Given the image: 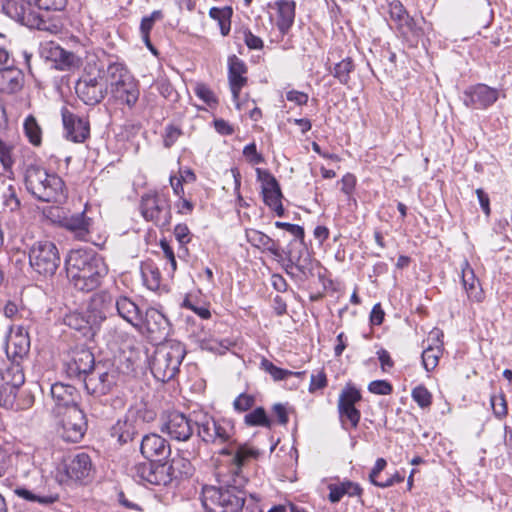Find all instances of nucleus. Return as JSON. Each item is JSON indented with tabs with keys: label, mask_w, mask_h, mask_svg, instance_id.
<instances>
[{
	"label": "nucleus",
	"mask_w": 512,
	"mask_h": 512,
	"mask_svg": "<svg viewBox=\"0 0 512 512\" xmlns=\"http://www.w3.org/2000/svg\"><path fill=\"white\" fill-rule=\"evenodd\" d=\"M195 427L194 410L189 415L175 409L164 410L159 418L160 431L176 442L193 441Z\"/></svg>",
	"instance_id": "9d476101"
},
{
	"label": "nucleus",
	"mask_w": 512,
	"mask_h": 512,
	"mask_svg": "<svg viewBox=\"0 0 512 512\" xmlns=\"http://www.w3.org/2000/svg\"><path fill=\"white\" fill-rule=\"evenodd\" d=\"M24 182L27 191L39 201L61 203L66 198L62 178L55 173H48L37 164L26 167Z\"/></svg>",
	"instance_id": "20e7f679"
},
{
	"label": "nucleus",
	"mask_w": 512,
	"mask_h": 512,
	"mask_svg": "<svg viewBox=\"0 0 512 512\" xmlns=\"http://www.w3.org/2000/svg\"><path fill=\"white\" fill-rule=\"evenodd\" d=\"M150 337L155 340H165L172 332V324L160 310L149 307L143 314V325Z\"/></svg>",
	"instance_id": "412c9836"
},
{
	"label": "nucleus",
	"mask_w": 512,
	"mask_h": 512,
	"mask_svg": "<svg viewBox=\"0 0 512 512\" xmlns=\"http://www.w3.org/2000/svg\"><path fill=\"white\" fill-rule=\"evenodd\" d=\"M112 297L107 292L95 293L83 312H74L65 318V323L87 339L95 336L103 321L106 320Z\"/></svg>",
	"instance_id": "39448f33"
},
{
	"label": "nucleus",
	"mask_w": 512,
	"mask_h": 512,
	"mask_svg": "<svg viewBox=\"0 0 512 512\" xmlns=\"http://www.w3.org/2000/svg\"><path fill=\"white\" fill-rule=\"evenodd\" d=\"M274 225L276 228L283 229L290 233L293 236V239H305L304 228L300 225L282 221H276Z\"/></svg>",
	"instance_id": "0e129e2a"
},
{
	"label": "nucleus",
	"mask_w": 512,
	"mask_h": 512,
	"mask_svg": "<svg viewBox=\"0 0 512 512\" xmlns=\"http://www.w3.org/2000/svg\"><path fill=\"white\" fill-rule=\"evenodd\" d=\"M179 459H173L170 465H174V474L177 478L190 477L193 474L191 460L200 456V441H192L187 447L178 449Z\"/></svg>",
	"instance_id": "bb28decb"
},
{
	"label": "nucleus",
	"mask_w": 512,
	"mask_h": 512,
	"mask_svg": "<svg viewBox=\"0 0 512 512\" xmlns=\"http://www.w3.org/2000/svg\"><path fill=\"white\" fill-rule=\"evenodd\" d=\"M105 85L108 88L114 83H121L126 80V77H132L124 64L119 62L109 63L105 71Z\"/></svg>",
	"instance_id": "37998d69"
},
{
	"label": "nucleus",
	"mask_w": 512,
	"mask_h": 512,
	"mask_svg": "<svg viewBox=\"0 0 512 512\" xmlns=\"http://www.w3.org/2000/svg\"><path fill=\"white\" fill-rule=\"evenodd\" d=\"M134 415L135 413L127 411L110 428V436L120 446L132 442L142 431Z\"/></svg>",
	"instance_id": "5701e85b"
},
{
	"label": "nucleus",
	"mask_w": 512,
	"mask_h": 512,
	"mask_svg": "<svg viewBox=\"0 0 512 512\" xmlns=\"http://www.w3.org/2000/svg\"><path fill=\"white\" fill-rule=\"evenodd\" d=\"M260 367L265 372L269 373L274 381H282L289 375H292V371L277 367L267 358H262Z\"/></svg>",
	"instance_id": "de8ad7c7"
},
{
	"label": "nucleus",
	"mask_w": 512,
	"mask_h": 512,
	"mask_svg": "<svg viewBox=\"0 0 512 512\" xmlns=\"http://www.w3.org/2000/svg\"><path fill=\"white\" fill-rule=\"evenodd\" d=\"M247 66L243 60L236 55L228 58V80L234 100H237L241 89L247 84Z\"/></svg>",
	"instance_id": "c756f323"
},
{
	"label": "nucleus",
	"mask_w": 512,
	"mask_h": 512,
	"mask_svg": "<svg viewBox=\"0 0 512 512\" xmlns=\"http://www.w3.org/2000/svg\"><path fill=\"white\" fill-rule=\"evenodd\" d=\"M219 455L228 457V472L218 474V485H204L201 491V503L206 512H242L248 482L242 468L252 459H257L259 451L251 446L237 449L223 448Z\"/></svg>",
	"instance_id": "f257e3e1"
},
{
	"label": "nucleus",
	"mask_w": 512,
	"mask_h": 512,
	"mask_svg": "<svg viewBox=\"0 0 512 512\" xmlns=\"http://www.w3.org/2000/svg\"><path fill=\"white\" fill-rule=\"evenodd\" d=\"M186 354V346L178 340H166L158 345L150 362L154 378L163 383L174 379Z\"/></svg>",
	"instance_id": "0eeeda50"
},
{
	"label": "nucleus",
	"mask_w": 512,
	"mask_h": 512,
	"mask_svg": "<svg viewBox=\"0 0 512 512\" xmlns=\"http://www.w3.org/2000/svg\"><path fill=\"white\" fill-rule=\"evenodd\" d=\"M50 394L55 403L54 410L58 415L74 406H79L80 394L73 385L56 382L51 385Z\"/></svg>",
	"instance_id": "b1692460"
},
{
	"label": "nucleus",
	"mask_w": 512,
	"mask_h": 512,
	"mask_svg": "<svg viewBox=\"0 0 512 512\" xmlns=\"http://www.w3.org/2000/svg\"><path fill=\"white\" fill-rule=\"evenodd\" d=\"M156 88L165 99L175 100L177 92L168 79L161 78L156 81Z\"/></svg>",
	"instance_id": "680f3d73"
},
{
	"label": "nucleus",
	"mask_w": 512,
	"mask_h": 512,
	"mask_svg": "<svg viewBox=\"0 0 512 512\" xmlns=\"http://www.w3.org/2000/svg\"><path fill=\"white\" fill-rule=\"evenodd\" d=\"M3 207L4 211L16 213L20 215L21 202L17 196L16 188L13 185H9L3 192Z\"/></svg>",
	"instance_id": "a18cd8bd"
},
{
	"label": "nucleus",
	"mask_w": 512,
	"mask_h": 512,
	"mask_svg": "<svg viewBox=\"0 0 512 512\" xmlns=\"http://www.w3.org/2000/svg\"><path fill=\"white\" fill-rule=\"evenodd\" d=\"M498 98V89L478 83L470 85L464 90L462 101L467 108L485 110L491 107Z\"/></svg>",
	"instance_id": "6ab92c4d"
},
{
	"label": "nucleus",
	"mask_w": 512,
	"mask_h": 512,
	"mask_svg": "<svg viewBox=\"0 0 512 512\" xmlns=\"http://www.w3.org/2000/svg\"><path fill=\"white\" fill-rule=\"evenodd\" d=\"M247 242L250 243L253 247L260 249L262 251H267L271 255L276 257H280V245L279 242L272 239L267 234L256 230V229H247L246 232Z\"/></svg>",
	"instance_id": "f704fd0d"
},
{
	"label": "nucleus",
	"mask_w": 512,
	"mask_h": 512,
	"mask_svg": "<svg viewBox=\"0 0 512 512\" xmlns=\"http://www.w3.org/2000/svg\"><path fill=\"white\" fill-rule=\"evenodd\" d=\"M75 92L78 98L86 105L99 104L108 93V86L105 85L103 77H92L83 75L75 84Z\"/></svg>",
	"instance_id": "a211bd4d"
},
{
	"label": "nucleus",
	"mask_w": 512,
	"mask_h": 512,
	"mask_svg": "<svg viewBox=\"0 0 512 512\" xmlns=\"http://www.w3.org/2000/svg\"><path fill=\"white\" fill-rule=\"evenodd\" d=\"M255 401L256 399L253 395L241 393L235 398L233 402L234 410L239 413L248 412L255 405Z\"/></svg>",
	"instance_id": "5fc2aeb1"
},
{
	"label": "nucleus",
	"mask_w": 512,
	"mask_h": 512,
	"mask_svg": "<svg viewBox=\"0 0 512 512\" xmlns=\"http://www.w3.org/2000/svg\"><path fill=\"white\" fill-rule=\"evenodd\" d=\"M61 223L62 226L71 231L77 239L82 241L89 240L93 220L86 216L85 210L71 216L64 217Z\"/></svg>",
	"instance_id": "2f4dec72"
},
{
	"label": "nucleus",
	"mask_w": 512,
	"mask_h": 512,
	"mask_svg": "<svg viewBox=\"0 0 512 512\" xmlns=\"http://www.w3.org/2000/svg\"><path fill=\"white\" fill-rule=\"evenodd\" d=\"M244 424L249 427H264L271 429L273 426V420L269 417L266 410L259 406L245 414Z\"/></svg>",
	"instance_id": "79ce46f5"
},
{
	"label": "nucleus",
	"mask_w": 512,
	"mask_h": 512,
	"mask_svg": "<svg viewBox=\"0 0 512 512\" xmlns=\"http://www.w3.org/2000/svg\"><path fill=\"white\" fill-rule=\"evenodd\" d=\"M65 264L70 283L84 293L96 290L108 273L102 257L92 251H72Z\"/></svg>",
	"instance_id": "f03ea898"
},
{
	"label": "nucleus",
	"mask_w": 512,
	"mask_h": 512,
	"mask_svg": "<svg viewBox=\"0 0 512 512\" xmlns=\"http://www.w3.org/2000/svg\"><path fill=\"white\" fill-rule=\"evenodd\" d=\"M92 471V461L87 453L69 455L59 467L60 482L87 484L92 480Z\"/></svg>",
	"instance_id": "ddd939ff"
},
{
	"label": "nucleus",
	"mask_w": 512,
	"mask_h": 512,
	"mask_svg": "<svg viewBox=\"0 0 512 512\" xmlns=\"http://www.w3.org/2000/svg\"><path fill=\"white\" fill-rule=\"evenodd\" d=\"M361 399L360 391L351 384H347L339 395L338 412L342 428L346 431L356 428L360 422L361 412L355 405Z\"/></svg>",
	"instance_id": "2eb2a0df"
},
{
	"label": "nucleus",
	"mask_w": 512,
	"mask_h": 512,
	"mask_svg": "<svg viewBox=\"0 0 512 512\" xmlns=\"http://www.w3.org/2000/svg\"><path fill=\"white\" fill-rule=\"evenodd\" d=\"M328 384L327 376L324 370L319 371L317 374H312L309 385V392L314 393L317 390L324 389Z\"/></svg>",
	"instance_id": "338daca9"
},
{
	"label": "nucleus",
	"mask_w": 512,
	"mask_h": 512,
	"mask_svg": "<svg viewBox=\"0 0 512 512\" xmlns=\"http://www.w3.org/2000/svg\"><path fill=\"white\" fill-rule=\"evenodd\" d=\"M13 150L14 146L12 144L3 141L0 138V164L3 169V173H13L12 168L15 162L12 154Z\"/></svg>",
	"instance_id": "49530a36"
},
{
	"label": "nucleus",
	"mask_w": 512,
	"mask_h": 512,
	"mask_svg": "<svg viewBox=\"0 0 512 512\" xmlns=\"http://www.w3.org/2000/svg\"><path fill=\"white\" fill-rule=\"evenodd\" d=\"M246 46L251 50H261L264 47L263 40L254 35L249 28H243L239 31Z\"/></svg>",
	"instance_id": "13d9d810"
},
{
	"label": "nucleus",
	"mask_w": 512,
	"mask_h": 512,
	"mask_svg": "<svg viewBox=\"0 0 512 512\" xmlns=\"http://www.w3.org/2000/svg\"><path fill=\"white\" fill-rule=\"evenodd\" d=\"M140 452L149 461L161 463L171 455V446L168 440L156 433L143 436L140 442Z\"/></svg>",
	"instance_id": "aec40b11"
},
{
	"label": "nucleus",
	"mask_w": 512,
	"mask_h": 512,
	"mask_svg": "<svg viewBox=\"0 0 512 512\" xmlns=\"http://www.w3.org/2000/svg\"><path fill=\"white\" fill-rule=\"evenodd\" d=\"M60 415L62 418L58 432L63 440L72 443L82 440L88 428L84 411L79 406H74Z\"/></svg>",
	"instance_id": "dca6fc26"
},
{
	"label": "nucleus",
	"mask_w": 512,
	"mask_h": 512,
	"mask_svg": "<svg viewBox=\"0 0 512 512\" xmlns=\"http://www.w3.org/2000/svg\"><path fill=\"white\" fill-rule=\"evenodd\" d=\"M24 134L28 141L34 146L42 143V129L33 115H28L23 123Z\"/></svg>",
	"instance_id": "c03bdc74"
},
{
	"label": "nucleus",
	"mask_w": 512,
	"mask_h": 512,
	"mask_svg": "<svg viewBox=\"0 0 512 512\" xmlns=\"http://www.w3.org/2000/svg\"><path fill=\"white\" fill-rule=\"evenodd\" d=\"M97 364L90 349L76 347L71 351L70 359L64 363V372L67 378L81 383Z\"/></svg>",
	"instance_id": "f3484780"
},
{
	"label": "nucleus",
	"mask_w": 512,
	"mask_h": 512,
	"mask_svg": "<svg viewBox=\"0 0 512 512\" xmlns=\"http://www.w3.org/2000/svg\"><path fill=\"white\" fill-rule=\"evenodd\" d=\"M141 276L145 286L151 290L156 291L161 285V273L158 266L151 260L144 261L141 264Z\"/></svg>",
	"instance_id": "ea45409f"
},
{
	"label": "nucleus",
	"mask_w": 512,
	"mask_h": 512,
	"mask_svg": "<svg viewBox=\"0 0 512 512\" xmlns=\"http://www.w3.org/2000/svg\"><path fill=\"white\" fill-rule=\"evenodd\" d=\"M424 23L426 20L423 16L420 19L409 16L402 24L396 26V31L408 47L414 48L424 39L425 31L422 26Z\"/></svg>",
	"instance_id": "a878e982"
},
{
	"label": "nucleus",
	"mask_w": 512,
	"mask_h": 512,
	"mask_svg": "<svg viewBox=\"0 0 512 512\" xmlns=\"http://www.w3.org/2000/svg\"><path fill=\"white\" fill-rule=\"evenodd\" d=\"M182 135V131L180 128L169 124L165 127V132L163 135V144L166 148L172 147L178 138Z\"/></svg>",
	"instance_id": "69168bd1"
},
{
	"label": "nucleus",
	"mask_w": 512,
	"mask_h": 512,
	"mask_svg": "<svg viewBox=\"0 0 512 512\" xmlns=\"http://www.w3.org/2000/svg\"><path fill=\"white\" fill-rule=\"evenodd\" d=\"M13 62L12 60L11 65L0 69V91L6 94H15L24 85V74L14 67Z\"/></svg>",
	"instance_id": "473e14b6"
},
{
	"label": "nucleus",
	"mask_w": 512,
	"mask_h": 512,
	"mask_svg": "<svg viewBox=\"0 0 512 512\" xmlns=\"http://www.w3.org/2000/svg\"><path fill=\"white\" fill-rule=\"evenodd\" d=\"M280 257H276L287 275L305 281L313 276V260L305 239H292L285 247H280Z\"/></svg>",
	"instance_id": "6e6552de"
},
{
	"label": "nucleus",
	"mask_w": 512,
	"mask_h": 512,
	"mask_svg": "<svg viewBox=\"0 0 512 512\" xmlns=\"http://www.w3.org/2000/svg\"><path fill=\"white\" fill-rule=\"evenodd\" d=\"M422 365L427 372L434 370L439 362V354L432 347L426 348L421 355Z\"/></svg>",
	"instance_id": "bf43d9fd"
},
{
	"label": "nucleus",
	"mask_w": 512,
	"mask_h": 512,
	"mask_svg": "<svg viewBox=\"0 0 512 512\" xmlns=\"http://www.w3.org/2000/svg\"><path fill=\"white\" fill-rule=\"evenodd\" d=\"M119 373L113 366L99 362L82 380L87 394L101 397L109 394L116 386Z\"/></svg>",
	"instance_id": "4468645a"
},
{
	"label": "nucleus",
	"mask_w": 512,
	"mask_h": 512,
	"mask_svg": "<svg viewBox=\"0 0 512 512\" xmlns=\"http://www.w3.org/2000/svg\"><path fill=\"white\" fill-rule=\"evenodd\" d=\"M108 91L115 103L125 105L129 109L135 106L140 95L138 82L133 76L126 77L121 83L112 84Z\"/></svg>",
	"instance_id": "393cba45"
},
{
	"label": "nucleus",
	"mask_w": 512,
	"mask_h": 512,
	"mask_svg": "<svg viewBox=\"0 0 512 512\" xmlns=\"http://www.w3.org/2000/svg\"><path fill=\"white\" fill-rule=\"evenodd\" d=\"M368 390L376 395H389L393 392V386L387 380H374L369 383Z\"/></svg>",
	"instance_id": "e2e57ef3"
},
{
	"label": "nucleus",
	"mask_w": 512,
	"mask_h": 512,
	"mask_svg": "<svg viewBox=\"0 0 512 512\" xmlns=\"http://www.w3.org/2000/svg\"><path fill=\"white\" fill-rule=\"evenodd\" d=\"M14 493L28 502L38 503L40 505L48 506L54 504L59 500L57 491L50 487V484L45 480L44 486H38L33 490L26 487H17Z\"/></svg>",
	"instance_id": "cd10ccee"
},
{
	"label": "nucleus",
	"mask_w": 512,
	"mask_h": 512,
	"mask_svg": "<svg viewBox=\"0 0 512 512\" xmlns=\"http://www.w3.org/2000/svg\"><path fill=\"white\" fill-rule=\"evenodd\" d=\"M56 67L60 70H67L74 65V54L62 48H57L53 53Z\"/></svg>",
	"instance_id": "864d4df0"
},
{
	"label": "nucleus",
	"mask_w": 512,
	"mask_h": 512,
	"mask_svg": "<svg viewBox=\"0 0 512 512\" xmlns=\"http://www.w3.org/2000/svg\"><path fill=\"white\" fill-rule=\"evenodd\" d=\"M62 121L65 137L75 143H83L90 136V123L87 118L80 117L68 109H62Z\"/></svg>",
	"instance_id": "4be33fe9"
},
{
	"label": "nucleus",
	"mask_w": 512,
	"mask_h": 512,
	"mask_svg": "<svg viewBox=\"0 0 512 512\" xmlns=\"http://www.w3.org/2000/svg\"><path fill=\"white\" fill-rule=\"evenodd\" d=\"M193 90L195 95L209 107H214L218 104V99L214 92L205 83H196Z\"/></svg>",
	"instance_id": "09e8293b"
},
{
	"label": "nucleus",
	"mask_w": 512,
	"mask_h": 512,
	"mask_svg": "<svg viewBox=\"0 0 512 512\" xmlns=\"http://www.w3.org/2000/svg\"><path fill=\"white\" fill-rule=\"evenodd\" d=\"M21 2L6 0L3 3L4 12L22 25L37 30H48L49 28L47 21L34 8L60 11L66 5V0H21Z\"/></svg>",
	"instance_id": "423d86ee"
},
{
	"label": "nucleus",
	"mask_w": 512,
	"mask_h": 512,
	"mask_svg": "<svg viewBox=\"0 0 512 512\" xmlns=\"http://www.w3.org/2000/svg\"><path fill=\"white\" fill-rule=\"evenodd\" d=\"M132 477L139 484L158 486H167L177 479V475L174 474V465L149 460L136 464L132 468Z\"/></svg>",
	"instance_id": "f8f14e48"
},
{
	"label": "nucleus",
	"mask_w": 512,
	"mask_h": 512,
	"mask_svg": "<svg viewBox=\"0 0 512 512\" xmlns=\"http://www.w3.org/2000/svg\"><path fill=\"white\" fill-rule=\"evenodd\" d=\"M181 307L193 311L201 319H209L211 312L206 305H199L197 300H193L190 296H186L181 304Z\"/></svg>",
	"instance_id": "3c124183"
},
{
	"label": "nucleus",
	"mask_w": 512,
	"mask_h": 512,
	"mask_svg": "<svg viewBox=\"0 0 512 512\" xmlns=\"http://www.w3.org/2000/svg\"><path fill=\"white\" fill-rule=\"evenodd\" d=\"M115 306L117 314L134 328H141L143 325V312L139 305L130 297L121 295L109 309Z\"/></svg>",
	"instance_id": "c85d7f7f"
},
{
	"label": "nucleus",
	"mask_w": 512,
	"mask_h": 512,
	"mask_svg": "<svg viewBox=\"0 0 512 512\" xmlns=\"http://www.w3.org/2000/svg\"><path fill=\"white\" fill-rule=\"evenodd\" d=\"M142 217L161 229H168L172 220L169 197L163 193H146L140 201Z\"/></svg>",
	"instance_id": "9b49d317"
},
{
	"label": "nucleus",
	"mask_w": 512,
	"mask_h": 512,
	"mask_svg": "<svg viewBox=\"0 0 512 512\" xmlns=\"http://www.w3.org/2000/svg\"><path fill=\"white\" fill-rule=\"evenodd\" d=\"M411 396L421 408H427L432 403V395L424 385L413 388Z\"/></svg>",
	"instance_id": "603ef678"
},
{
	"label": "nucleus",
	"mask_w": 512,
	"mask_h": 512,
	"mask_svg": "<svg viewBox=\"0 0 512 512\" xmlns=\"http://www.w3.org/2000/svg\"><path fill=\"white\" fill-rule=\"evenodd\" d=\"M160 247L164 253V256L169 262L170 265V273L173 275L177 269V261L174 254V250L171 247L170 243L166 239L160 240Z\"/></svg>",
	"instance_id": "774afa93"
},
{
	"label": "nucleus",
	"mask_w": 512,
	"mask_h": 512,
	"mask_svg": "<svg viewBox=\"0 0 512 512\" xmlns=\"http://www.w3.org/2000/svg\"><path fill=\"white\" fill-rule=\"evenodd\" d=\"M35 397L30 390L18 389L17 392L5 394L0 398V406L15 411L27 410L34 404Z\"/></svg>",
	"instance_id": "72a5a7b5"
},
{
	"label": "nucleus",
	"mask_w": 512,
	"mask_h": 512,
	"mask_svg": "<svg viewBox=\"0 0 512 512\" xmlns=\"http://www.w3.org/2000/svg\"><path fill=\"white\" fill-rule=\"evenodd\" d=\"M243 155L252 165H258L265 162L263 155L257 151V147L254 142L247 144L243 148Z\"/></svg>",
	"instance_id": "052dcab7"
},
{
	"label": "nucleus",
	"mask_w": 512,
	"mask_h": 512,
	"mask_svg": "<svg viewBox=\"0 0 512 512\" xmlns=\"http://www.w3.org/2000/svg\"><path fill=\"white\" fill-rule=\"evenodd\" d=\"M462 284L471 301L482 302L484 299L483 289L475 276L474 270L467 261L464 262V267L462 268Z\"/></svg>",
	"instance_id": "e433bc0d"
},
{
	"label": "nucleus",
	"mask_w": 512,
	"mask_h": 512,
	"mask_svg": "<svg viewBox=\"0 0 512 512\" xmlns=\"http://www.w3.org/2000/svg\"><path fill=\"white\" fill-rule=\"evenodd\" d=\"M276 5L278 14L276 26L283 38L294 24L296 4L292 0H279Z\"/></svg>",
	"instance_id": "c9c22d12"
},
{
	"label": "nucleus",
	"mask_w": 512,
	"mask_h": 512,
	"mask_svg": "<svg viewBox=\"0 0 512 512\" xmlns=\"http://www.w3.org/2000/svg\"><path fill=\"white\" fill-rule=\"evenodd\" d=\"M233 9L230 6L212 7L209 10V16L218 22L220 32L223 36H227L231 29V17Z\"/></svg>",
	"instance_id": "a19ab883"
},
{
	"label": "nucleus",
	"mask_w": 512,
	"mask_h": 512,
	"mask_svg": "<svg viewBox=\"0 0 512 512\" xmlns=\"http://www.w3.org/2000/svg\"><path fill=\"white\" fill-rule=\"evenodd\" d=\"M194 422L197 433L193 441H200L207 445L224 446V448L237 449L248 444H238L234 439L235 425L230 418H215L204 410H194ZM223 449V447L221 448Z\"/></svg>",
	"instance_id": "7ed1b4c3"
},
{
	"label": "nucleus",
	"mask_w": 512,
	"mask_h": 512,
	"mask_svg": "<svg viewBox=\"0 0 512 512\" xmlns=\"http://www.w3.org/2000/svg\"><path fill=\"white\" fill-rule=\"evenodd\" d=\"M356 65L351 57L330 65L327 70L341 84L350 87L351 74L355 71Z\"/></svg>",
	"instance_id": "4c0bfd02"
},
{
	"label": "nucleus",
	"mask_w": 512,
	"mask_h": 512,
	"mask_svg": "<svg viewBox=\"0 0 512 512\" xmlns=\"http://www.w3.org/2000/svg\"><path fill=\"white\" fill-rule=\"evenodd\" d=\"M128 412L135 413L134 416H136L138 426L141 427V430L143 429L144 423H149L156 418V412L146 406L140 408H131L128 409Z\"/></svg>",
	"instance_id": "6e6d98bb"
},
{
	"label": "nucleus",
	"mask_w": 512,
	"mask_h": 512,
	"mask_svg": "<svg viewBox=\"0 0 512 512\" xmlns=\"http://www.w3.org/2000/svg\"><path fill=\"white\" fill-rule=\"evenodd\" d=\"M164 14L161 10H154L150 15L144 16L140 23V33H150L157 21H161Z\"/></svg>",
	"instance_id": "4d7b16f0"
},
{
	"label": "nucleus",
	"mask_w": 512,
	"mask_h": 512,
	"mask_svg": "<svg viewBox=\"0 0 512 512\" xmlns=\"http://www.w3.org/2000/svg\"><path fill=\"white\" fill-rule=\"evenodd\" d=\"M30 349V339L27 333H24L20 328L13 336L10 337L6 352L9 356L23 358Z\"/></svg>",
	"instance_id": "58836bf2"
},
{
	"label": "nucleus",
	"mask_w": 512,
	"mask_h": 512,
	"mask_svg": "<svg viewBox=\"0 0 512 512\" xmlns=\"http://www.w3.org/2000/svg\"><path fill=\"white\" fill-rule=\"evenodd\" d=\"M257 180L261 183V194L265 205L273 201L282 200L283 193L279 182L268 170L256 168Z\"/></svg>",
	"instance_id": "7c9ffc66"
},
{
	"label": "nucleus",
	"mask_w": 512,
	"mask_h": 512,
	"mask_svg": "<svg viewBox=\"0 0 512 512\" xmlns=\"http://www.w3.org/2000/svg\"><path fill=\"white\" fill-rule=\"evenodd\" d=\"M28 257L32 271L45 279L53 277L61 263L57 246L49 240L35 241L29 247Z\"/></svg>",
	"instance_id": "1a4fd4ad"
},
{
	"label": "nucleus",
	"mask_w": 512,
	"mask_h": 512,
	"mask_svg": "<svg viewBox=\"0 0 512 512\" xmlns=\"http://www.w3.org/2000/svg\"><path fill=\"white\" fill-rule=\"evenodd\" d=\"M389 15L396 26L402 24L410 16L399 0H394L389 4Z\"/></svg>",
	"instance_id": "8fccbe9b"
}]
</instances>
